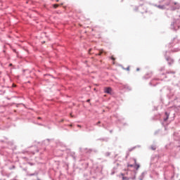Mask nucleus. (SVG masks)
Listing matches in <instances>:
<instances>
[{
	"instance_id": "5",
	"label": "nucleus",
	"mask_w": 180,
	"mask_h": 180,
	"mask_svg": "<svg viewBox=\"0 0 180 180\" xmlns=\"http://www.w3.org/2000/svg\"><path fill=\"white\" fill-rule=\"evenodd\" d=\"M158 8H159V9H165L164 6H158Z\"/></svg>"
},
{
	"instance_id": "12",
	"label": "nucleus",
	"mask_w": 180,
	"mask_h": 180,
	"mask_svg": "<svg viewBox=\"0 0 180 180\" xmlns=\"http://www.w3.org/2000/svg\"><path fill=\"white\" fill-rule=\"evenodd\" d=\"M120 175H121V176H122V178H123V176H124V174H123V173H121Z\"/></svg>"
},
{
	"instance_id": "19",
	"label": "nucleus",
	"mask_w": 180,
	"mask_h": 180,
	"mask_svg": "<svg viewBox=\"0 0 180 180\" xmlns=\"http://www.w3.org/2000/svg\"><path fill=\"white\" fill-rule=\"evenodd\" d=\"M70 115H71V117H73V116L70 114Z\"/></svg>"
},
{
	"instance_id": "15",
	"label": "nucleus",
	"mask_w": 180,
	"mask_h": 180,
	"mask_svg": "<svg viewBox=\"0 0 180 180\" xmlns=\"http://www.w3.org/2000/svg\"><path fill=\"white\" fill-rule=\"evenodd\" d=\"M86 102H91V100H90V99H88V100L86 101Z\"/></svg>"
},
{
	"instance_id": "4",
	"label": "nucleus",
	"mask_w": 180,
	"mask_h": 180,
	"mask_svg": "<svg viewBox=\"0 0 180 180\" xmlns=\"http://www.w3.org/2000/svg\"><path fill=\"white\" fill-rule=\"evenodd\" d=\"M165 115H166L167 117L164 120H165V122H167V120H168V119L169 117V115H168L167 112H165Z\"/></svg>"
},
{
	"instance_id": "6",
	"label": "nucleus",
	"mask_w": 180,
	"mask_h": 180,
	"mask_svg": "<svg viewBox=\"0 0 180 180\" xmlns=\"http://www.w3.org/2000/svg\"><path fill=\"white\" fill-rule=\"evenodd\" d=\"M151 150H156L157 149V147H155V146H152L150 147Z\"/></svg>"
},
{
	"instance_id": "16",
	"label": "nucleus",
	"mask_w": 180,
	"mask_h": 180,
	"mask_svg": "<svg viewBox=\"0 0 180 180\" xmlns=\"http://www.w3.org/2000/svg\"><path fill=\"white\" fill-rule=\"evenodd\" d=\"M29 164H30V165H33V164H32V163H30V162H29Z\"/></svg>"
},
{
	"instance_id": "9",
	"label": "nucleus",
	"mask_w": 180,
	"mask_h": 180,
	"mask_svg": "<svg viewBox=\"0 0 180 180\" xmlns=\"http://www.w3.org/2000/svg\"><path fill=\"white\" fill-rule=\"evenodd\" d=\"M53 8H54L55 9H57V8H58V4H54V5H53Z\"/></svg>"
},
{
	"instance_id": "17",
	"label": "nucleus",
	"mask_w": 180,
	"mask_h": 180,
	"mask_svg": "<svg viewBox=\"0 0 180 180\" xmlns=\"http://www.w3.org/2000/svg\"><path fill=\"white\" fill-rule=\"evenodd\" d=\"M77 127H81V125H77Z\"/></svg>"
},
{
	"instance_id": "10",
	"label": "nucleus",
	"mask_w": 180,
	"mask_h": 180,
	"mask_svg": "<svg viewBox=\"0 0 180 180\" xmlns=\"http://www.w3.org/2000/svg\"><path fill=\"white\" fill-rule=\"evenodd\" d=\"M99 124H101V121H98V122L96 123V126H99Z\"/></svg>"
},
{
	"instance_id": "2",
	"label": "nucleus",
	"mask_w": 180,
	"mask_h": 180,
	"mask_svg": "<svg viewBox=\"0 0 180 180\" xmlns=\"http://www.w3.org/2000/svg\"><path fill=\"white\" fill-rule=\"evenodd\" d=\"M176 9H180V4L179 3L174 2L172 11H176Z\"/></svg>"
},
{
	"instance_id": "3",
	"label": "nucleus",
	"mask_w": 180,
	"mask_h": 180,
	"mask_svg": "<svg viewBox=\"0 0 180 180\" xmlns=\"http://www.w3.org/2000/svg\"><path fill=\"white\" fill-rule=\"evenodd\" d=\"M104 92L105 94H112V88H110V87H105L104 89Z\"/></svg>"
},
{
	"instance_id": "8",
	"label": "nucleus",
	"mask_w": 180,
	"mask_h": 180,
	"mask_svg": "<svg viewBox=\"0 0 180 180\" xmlns=\"http://www.w3.org/2000/svg\"><path fill=\"white\" fill-rule=\"evenodd\" d=\"M122 180H129V177L123 176Z\"/></svg>"
},
{
	"instance_id": "13",
	"label": "nucleus",
	"mask_w": 180,
	"mask_h": 180,
	"mask_svg": "<svg viewBox=\"0 0 180 180\" xmlns=\"http://www.w3.org/2000/svg\"><path fill=\"white\" fill-rule=\"evenodd\" d=\"M127 71H129V70H130V68L128 67V68H127Z\"/></svg>"
},
{
	"instance_id": "1",
	"label": "nucleus",
	"mask_w": 180,
	"mask_h": 180,
	"mask_svg": "<svg viewBox=\"0 0 180 180\" xmlns=\"http://www.w3.org/2000/svg\"><path fill=\"white\" fill-rule=\"evenodd\" d=\"M134 164H135V165H127L128 168L134 167L136 169H139V168H140V165L137 164V160L136 159H134Z\"/></svg>"
},
{
	"instance_id": "18",
	"label": "nucleus",
	"mask_w": 180,
	"mask_h": 180,
	"mask_svg": "<svg viewBox=\"0 0 180 180\" xmlns=\"http://www.w3.org/2000/svg\"><path fill=\"white\" fill-rule=\"evenodd\" d=\"M60 122H64V120H62Z\"/></svg>"
},
{
	"instance_id": "14",
	"label": "nucleus",
	"mask_w": 180,
	"mask_h": 180,
	"mask_svg": "<svg viewBox=\"0 0 180 180\" xmlns=\"http://www.w3.org/2000/svg\"><path fill=\"white\" fill-rule=\"evenodd\" d=\"M136 71H140V68H136Z\"/></svg>"
},
{
	"instance_id": "11",
	"label": "nucleus",
	"mask_w": 180,
	"mask_h": 180,
	"mask_svg": "<svg viewBox=\"0 0 180 180\" xmlns=\"http://www.w3.org/2000/svg\"><path fill=\"white\" fill-rule=\"evenodd\" d=\"M111 60H112L113 61H115V57L111 56Z\"/></svg>"
},
{
	"instance_id": "7",
	"label": "nucleus",
	"mask_w": 180,
	"mask_h": 180,
	"mask_svg": "<svg viewBox=\"0 0 180 180\" xmlns=\"http://www.w3.org/2000/svg\"><path fill=\"white\" fill-rule=\"evenodd\" d=\"M102 53H103V50H100L99 53L98 54V56H102Z\"/></svg>"
}]
</instances>
